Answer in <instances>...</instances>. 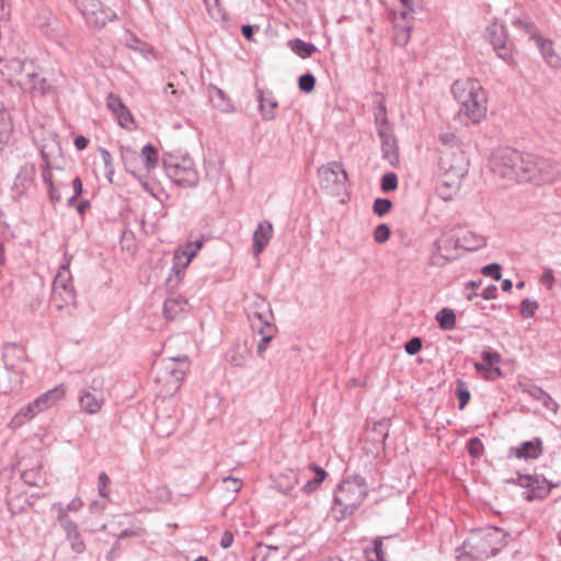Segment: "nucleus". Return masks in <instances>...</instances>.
Wrapping results in <instances>:
<instances>
[{
    "mask_svg": "<svg viewBox=\"0 0 561 561\" xmlns=\"http://www.w3.org/2000/svg\"><path fill=\"white\" fill-rule=\"evenodd\" d=\"M439 142L438 170L440 182L437 191L444 201H449L460 186L461 179L467 171V163L462 144L454 133H442Z\"/></svg>",
    "mask_w": 561,
    "mask_h": 561,
    "instance_id": "1",
    "label": "nucleus"
},
{
    "mask_svg": "<svg viewBox=\"0 0 561 561\" xmlns=\"http://www.w3.org/2000/svg\"><path fill=\"white\" fill-rule=\"evenodd\" d=\"M539 157L522 153L513 148H497L493 152V174L507 181L537 184Z\"/></svg>",
    "mask_w": 561,
    "mask_h": 561,
    "instance_id": "2",
    "label": "nucleus"
},
{
    "mask_svg": "<svg viewBox=\"0 0 561 561\" xmlns=\"http://www.w3.org/2000/svg\"><path fill=\"white\" fill-rule=\"evenodd\" d=\"M451 93L459 105L457 117L460 123L477 124L485 118L488 99L479 81L473 79L457 80L451 85Z\"/></svg>",
    "mask_w": 561,
    "mask_h": 561,
    "instance_id": "3",
    "label": "nucleus"
},
{
    "mask_svg": "<svg viewBox=\"0 0 561 561\" xmlns=\"http://www.w3.org/2000/svg\"><path fill=\"white\" fill-rule=\"evenodd\" d=\"M1 73L11 85L18 87L31 98H43L51 91V85L33 60L12 59L4 65Z\"/></svg>",
    "mask_w": 561,
    "mask_h": 561,
    "instance_id": "4",
    "label": "nucleus"
},
{
    "mask_svg": "<svg viewBox=\"0 0 561 561\" xmlns=\"http://www.w3.org/2000/svg\"><path fill=\"white\" fill-rule=\"evenodd\" d=\"M368 494L366 480L360 476H350L343 479L334 492L332 507L336 520H342L354 514Z\"/></svg>",
    "mask_w": 561,
    "mask_h": 561,
    "instance_id": "5",
    "label": "nucleus"
},
{
    "mask_svg": "<svg viewBox=\"0 0 561 561\" xmlns=\"http://www.w3.org/2000/svg\"><path fill=\"white\" fill-rule=\"evenodd\" d=\"M165 173L174 184L181 187H195L199 174L193 159L187 153H167L163 157Z\"/></svg>",
    "mask_w": 561,
    "mask_h": 561,
    "instance_id": "6",
    "label": "nucleus"
},
{
    "mask_svg": "<svg viewBox=\"0 0 561 561\" xmlns=\"http://www.w3.org/2000/svg\"><path fill=\"white\" fill-rule=\"evenodd\" d=\"M70 261L71 257L66 254L64 263L60 265L53 282L51 304L58 310L76 304V290L69 270Z\"/></svg>",
    "mask_w": 561,
    "mask_h": 561,
    "instance_id": "7",
    "label": "nucleus"
},
{
    "mask_svg": "<svg viewBox=\"0 0 561 561\" xmlns=\"http://www.w3.org/2000/svg\"><path fill=\"white\" fill-rule=\"evenodd\" d=\"M187 368L186 357L163 359L156 380L162 385L165 396H172L180 389Z\"/></svg>",
    "mask_w": 561,
    "mask_h": 561,
    "instance_id": "8",
    "label": "nucleus"
},
{
    "mask_svg": "<svg viewBox=\"0 0 561 561\" xmlns=\"http://www.w3.org/2000/svg\"><path fill=\"white\" fill-rule=\"evenodd\" d=\"M75 3L90 27L102 28L116 19V13L100 0H76Z\"/></svg>",
    "mask_w": 561,
    "mask_h": 561,
    "instance_id": "9",
    "label": "nucleus"
},
{
    "mask_svg": "<svg viewBox=\"0 0 561 561\" xmlns=\"http://www.w3.org/2000/svg\"><path fill=\"white\" fill-rule=\"evenodd\" d=\"M103 387V378L94 377L90 386L83 387L79 390L78 405L82 413L88 415H95L101 412L105 404Z\"/></svg>",
    "mask_w": 561,
    "mask_h": 561,
    "instance_id": "10",
    "label": "nucleus"
},
{
    "mask_svg": "<svg viewBox=\"0 0 561 561\" xmlns=\"http://www.w3.org/2000/svg\"><path fill=\"white\" fill-rule=\"evenodd\" d=\"M321 188L332 195H339L347 179L346 172L339 162H329L318 170Z\"/></svg>",
    "mask_w": 561,
    "mask_h": 561,
    "instance_id": "11",
    "label": "nucleus"
},
{
    "mask_svg": "<svg viewBox=\"0 0 561 561\" xmlns=\"http://www.w3.org/2000/svg\"><path fill=\"white\" fill-rule=\"evenodd\" d=\"M512 481L526 489L522 496L528 502L545 499L553 486L545 477L538 474L517 473L516 478L512 479Z\"/></svg>",
    "mask_w": 561,
    "mask_h": 561,
    "instance_id": "12",
    "label": "nucleus"
},
{
    "mask_svg": "<svg viewBox=\"0 0 561 561\" xmlns=\"http://www.w3.org/2000/svg\"><path fill=\"white\" fill-rule=\"evenodd\" d=\"M3 360L7 369L19 376L14 380L15 385H22L23 379L21 376L27 375L30 368L24 346L15 343L5 344L3 347Z\"/></svg>",
    "mask_w": 561,
    "mask_h": 561,
    "instance_id": "13",
    "label": "nucleus"
},
{
    "mask_svg": "<svg viewBox=\"0 0 561 561\" xmlns=\"http://www.w3.org/2000/svg\"><path fill=\"white\" fill-rule=\"evenodd\" d=\"M51 511L56 513L57 522L65 531L66 539L69 541L71 550L78 554L83 553L85 543L81 537L78 525L65 514L62 504L54 503Z\"/></svg>",
    "mask_w": 561,
    "mask_h": 561,
    "instance_id": "14",
    "label": "nucleus"
},
{
    "mask_svg": "<svg viewBox=\"0 0 561 561\" xmlns=\"http://www.w3.org/2000/svg\"><path fill=\"white\" fill-rule=\"evenodd\" d=\"M537 184H552L561 180V167L557 161L539 157L538 161Z\"/></svg>",
    "mask_w": 561,
    "mask_h": 561,
    "instance_id": "15",
    "label": "nucleus"
},
{
    "mask_svg": "<svg viewBox=\"0 0 561 561\" xmlns=\"http://www.w3.org/2000/svg\"><path fill=\"white\" fill-rule=\"evenodd\" d=\"M202 247L203 241L196 240L193 242H187L185 245L179 248L173 256V270H175L176 273L185 270L190 265L192 259L202 249Z\"/></svg>",
    "mask_w": 561,
    "mask_h": 561,
    "instance_id": "16",
    "label": "nucleus"
},
{
    "mask_svg": "<svg viewBox=\"0 0 561 561\" xmlns=\"http://www.w3.org/2000/svg\"><path fill=\"white\" fill-rule=\"evenodd\" d=\"M67 387L64 383H59L53 389L46 391L34 400V407H37V410L41 412H45L48 409L56 405L60 400L66 397Z\"/></svg>",
    "mask_w": 561,
    "mask_h": 561,
    "instance_id": "17",
    "label": "nucleus"
},
{
    "mask_svg": "<svg viewBox=\"0 0 561 561\" xmlns=\"http://www.w3.org/2000/svg\"><path fill=\"white\" fill-rule=\"evenodd\" d=\"M262 310H250L249 320L253 331L266 330L267 327H275L274 316L268 302H262Z\"/></svg>",
    "mask_w": 561,
    "mask_h": 561,
    "instance_id": "18",
    "label": "nucleus"
},
{
    "mask_svg": "<svg viewBox=\"0 0 561 561\" xmlns=\"http://www.w3.org/2000/svg\"><path fill=\"white\" fill-rule=\"evenodd\" d=\"M273 236V226L270 221L263 220L259 222L253 233V253L259 256L266 248Z\"/></svg>",
    "mask_w": 561,
    "mask_h": 561,
    "instance_id": "19",
    "label": "nucleus"
},
{
    "mask_svg": "<svg viewBox=\"0 0 561 561\" xmlns=\"http://www.w3.org/2000/svg\"><path fill=\"white\" fill-rule=\"evenodd\" d=\"M381 139L382 154L390 164H396L399 161L398 146L391 130L385 131L380 129L378 134Z\"/></svg>",
    "mask_w": 561,
    "mask_h": 561,
    "instance_id": "20",
    "label": "nucleus"
},
{
    "mask_svg": "<svg viewBox=\"0 0 561 561\" xmlns=\"http://www.w3.org/2000/svg\"><path fill=\"white\" fill-rule=\"evenodd\" d=\"M257 102L263 119L272 121L276 117L278 103L271 92L257 90Z\"/></svg>",
    "mask_w": 561,
    "mask_h": 561,
    "instance_id": "21",
    "label": "nucleus"
},
{
    "mask_svg": "<svg viewBox=\"0 0 561 561\" xmlns=\"http://www.w3.org/2000/svg\"><path fill=\"white\" fill-rule=\"evenodd\" d=\"M533 38L536 42L545 61L551 67H559L561 65V60L554 51L552 42L540 35H534Z\"/></svg>",
    "mask_w": 561,
    "mask_h": 561,
    "instance_id": "22",
    "label": "nucleus"
},
{
    "mask_svg": "<svg viewBox=\"0 0 561 561\" xmlns=\"http://www.w3.org/2000/svg\"><path fill=\"white\" fill-rule=\"evenodd\" d=\"M187 309V301L182 297H171L164 301L163 314L168 320L176 319Z\"/></svg>",
    "mask_w": 561,
    "mask_h": 561,
    "instance_id": "23",
    "label": "nucleus"
},
{
    "mask_svg": "<svg viewBox=\"0 0 561 561\" xmlns=\"http://www.w3.org/2000/svg\"><path fill=\"white\" fill-rule=\"evenodd\" d=\"M38 413H42L39 410H37V407H34V400L30 402L28 404L22 407L15 415L10 421L9 426L11 428H19L22 426L25 422L32 420L35 415Z\"/></svg>",
    "mask_w": 561,
    "mask_h": 561,
    "instance_id": "24",
    "label": "nucleus"
},
{
    "mask_svg": "<svg viewBox=\"0 0 561 561\" xmlns=\"http://www.w3.org/2000/svg\"><path fill=\"white\" fill-rule=\"evenodd\" d=\"M13 133V124L10 113L0 106V149L9 144Z\"/></svg>",
    "mask_w": 561,
    "mask_h": 561,
    "instance_id": "25",
    "label": "nucleus"
},
{
    "mask_svg": "<svg viewBox=\"0 0 561 561\" xmlns=\"http://www.w3.org/2000/svg\"><path fill=\"white\" fill-rule=\"evenodd\" d=\"M541 439L524 442L520 447L516 449L517 458L537 459L542 454Z\"/></svg>",
    "mask_w": 561,
    "mask_h": 561,
    "instance_id": "26",
    "label": "nucleus"
},
{
    "mask_svg": "<svg viewBox=\"0 0 561 561\" xmlns=\"http://www.w3.org/2000/svg\"><path fill=\"white\" fill-rule=\"evenodd\" d=\"M299 484L298 474L290 470L288 474L280 476L276 488L279 492L284 494H290V492Z\"/></svg>",
    "mask_w": 561,
    "mask_h": 561,
    "instance_id": "27",
    "label": "nucleus"
},
{
    "mask_svg": "<svg viewBox=\"0 0 561 561\" xmlns=\"http://www.w3.org/2000/svg\"><path fill=\"white\" fill-rule=\"evenodd\" d=\"M31 172L26 168H22L15 176L13 191L19 195H22L31 187Z\"/></svg>",
    "mask_w": 561,
    "mask_h": 561,
    "instance_id": "28",
    "label": "nucleus"
},
{
    "mask_svg": "<svg viewBox=\"0 0 561 561\" xmlns=\"http://www.w3.org/2000/svg\"><path fill=\"white\" fill-rule=\"evenodd\" d=\"M288 45L290 49L301 58H308L317 50L313 44L306 43L299 38L289 41Z\"/></svg>",
    "mask_w": 561,
    "mask_h": 561,
    "instance_id": "29",
    "label": "nucleus"
},
{
    "mask_svg": "<svg viewBox=\"0 0 561 561\" xmlns=\"http://www.w3.org/2000/svg\"><path fill=\"white\" fill-rule=\"evenodd\" d=\"M141 158L144 160L145 168L148 172H150L158 165V150L150 144L145 145L142 147Z\"/></svg>",
    "mask_w": 561,
    "mask_h": 561,
    "instance_id": "30",
    "label": "nucleus"
},
{
    "mask_svg": "<svg viewBox=\"0 0 561 561\" xmlns=\"http://www.w3.org/2000/svg\"><path fill=\"white\" fill-rule=\"evenodd\" d=\"M386 4H396L400 3L402 10L399 12L400 16L403 20H409L412 18L415 9L420 5L421 0H385Z\"/></svg>",
    "mask_w": 561,
    "mask_h": 561,
    "instance_id": "31",
    "label": "nucleus"
},
{
    "mask_svg": "<svg viewBox=\"0 0 561 561\" xmlns=\"http://www.w3.org/2000/svg\"><path fill=\"white\" fill-rule=\"evenodd\" d=\"M436 320L443 330H451L456 325V314L451 309L444 308L436 314Z\"/></svg>",
    "mask_w": 561,
    "mask_h": 561,
    "instance_id": "32",
    "label": "nucleus"
},
{
    "mask_svg": "<svg viewBox=\"0 0 561 561\" xmlns=\"http://www.w3.org/2000/svg\"><path fill=\"white\" fill-rule=\"evenodd\" d=\"M277 329L276 327H267L266 330L255 331L259 335H261L260 341L257 342V354L260 356L266 351L268 343L273 340Z\"/></svg>",
    "mask_w": 561,
    "mask_h": 561,
    "instance_id": "33",
    "label": "nucleus"
},
{
    "mask_svg": "<svg viewBox=\"0 0 561 561\" xmlns=\"http://www.w3.org/2000/svg\"><path fill=\"white\" fill-rule=\"evenodd\" d=\"M207 11L213 20L224 21L226 20V12L222 9L219 0H204Z\"/></svg>",
    "mask_w": 561,
    "mask_h": 561,
    "instance_id": "34",
    "label": "nucleus"
},
{
    "mask_svg": "<svg viewBox=\"0 0 561 561\" xmlns=\"http://www.w3.org/2000/svg\"><path fill=\"white\" fill-rule=\"evenodd\" d=\"M245 351L241 350L240 345L231 347L227 354L226 359L233 366H243L245 362Z\"/></svg>",
    "mask_w": 561,
    "mask_h": 561,
    "instance_id": "35",
    "label": "nucleus"
},
{
    "mask_svg": "<svg viewBox=\"0 0 561 561\" xmlns=\"http://www.w3.org/2000/svg\"><path fill=\"white\" fill-rule=\"evenodd\" d=\"M122 159L126 170L131 173L134 176H137L136 170V161L138 159V154L135 150L125 149L122 152Z\"/></svg>",
    "mask_w": 561,
    "mask_h": 561,
    "instance_id": "36",
    "label": "nucleus"
},
{
    "mask_svg": "<svg viewBox=\"0 0 561 561\" xmlns=\"http://www.w3.org/2000/svg\"><path fill=\"white\" fill-rule=\"evenodd\" d=\"M126 45L136 51H139L145 57H148L150 54H153V49L151 46L147 45L146 43L140 42L138 38H136L133 35H129L126 39Z\"/></svg>",
    "mask_w": 561,
    "mask_h": 561,
    "instance_id": "37",
    "label": "nucleus"
},
{
    "mask_svg": "<svg viewBox=\"0 0 561 561\" xmlns=\"http://www.w3.org/2000/svg\"><path fill=\"white\" fill-rule=\"evenodd\" d=\"M479 536L473 534L470 538L466 539L462 543V549L466 553L473 554L474 559L481 558Z\"/></svg>",
    "mask_w": 561,
    "mask_h": 561,
    "instance_id": "38",
    "label": "nucleus"
},
{
    "mask_svg": "<svg viewBox=\"0 0 561 561\" xmlns=\"http://www.w3.org/2000/svg\"><path fill=\"white\" fill-rule=\"evenodd\" d=\"M375 122L377 125L378 134L380 133V129H385V131L391 130L387 119L386 106L381 102L375 112Z\"/></svg>",
    "mask_w": 561,
    "mask_h": 561,
    "instance_id": "39",
    "label": "nucleus"
},
{
    "mask_svg": "<svg viewBox=\"0 0 561 561\" xmlns=\"http://www.w3.org/2000/svg\"><path fill=\"white\" fill-rule=\"evenodd\" d=\"M367 561H386L382 549V539L376 538L374 540V549L365 550Z\"/></svg>",
    "mask_w": 561,
    "mask_h": 561,
    "instance_id": "40",
    "label": "nucleus"
},
{
    "mask_svg": "<svg viewBox=\"0 0 561 561\" xmlns=\"http://www.w3.org/2000/svg\"><path fill=\"white\" fill-rule=\"evenodd\" d=\"M115 116L117 118L119 126H122L123 128L128 130L135 128L134 117L130 111L126 107V105L123 107L122 111L117 112Z\"/></svg>",
    "mask_w": 561,
    "mask_h": 561,
    "instance_id": "41",
    "label": "nucleus"
},
{
    "mask_svg": "<svg viewBox=\"0 0 561 561\" xmlns=\"http://www.w3.org/2000/svg\"><path fill=\"white\" fill-rule=\"evenodd\" d=\"M485 244V239L482 237H478L473 233H468L462 238V244L466 250L473 251Z\"/></svg>",
    "mask_w": 561,
    "mask_h": 561,
    "instance_id": "42",
    "label": "nucleus"
},
{
    "mask_svg": "<svg viewBox=\"0 0 561 561\" xmlns=\"http://www.w3.org/2000/svg\"><path fill=\"white\" fill-rule=\"evenodd\" d=\"M371 438L378 443H383L388 437V425L387 422H377L374 424L369 432Z\"/></svg>",
    "mask_w": 561,
    "mask_h": 561,
    "instance_id": "43",
    "label": "nucleus"
},
{
    "mask_svg": "<svg viewBox=\"0 0 561 561\" xmlns=\"http://www.w3.org/2000/svg\"><path fill=\"white\" fill-rule=\"evenodd\" d=\"M411 36V26H394L393 39L397 45L405 46Z\"/></svg>",
    "mask_w": 561,
    "mask_h": 561,
    "instance_id": "44",
    "label": "nucleus"
},
{
    "mask_svg": "<svg viewBox=\"0 0 561 561\" xmlns=\"http://www.w3.org/2000/svg\"><path fill=\"white\" fill-rule=\"evenodd\" d=\"M511 539V535L506 533L504 529L493 526V542L497 541L500 547H493V556L500 551Z\"/></svg>",
    "mask_w": 561,
    "mask_h": 561,
    "instance_id": "45",
    "label": "nucleus"
},
{
    "mask_svg": "<svg viewBox=\"0 0 561 561\" xmlns=\"http://www.w3.org/2000/svg\"><path fill=\"white\" fill-rule=\"evenodd\" d=\"M397 186H398V178H397L396 173L388 172V173L383 174V176L381 179V190L385 193L394 191L397 188Z\"/></svg>",
    "mask_w": 561,
    "mask_h": 561,
    "instance_id": "46",
    "label": "nucleus"
},
{
    "mask_svg": "<svg viewBox=\"0 0 561 561\" xmlns=\"http://www.w3.org/2000/svg\"><path fill=\"white\" fill-rule=\"evenodd\" d=\"M484 363H474L476 369L483 375L485 379L490 378V367H491V352H483Z\"/></svg>",
    "mask_w": 561,
    "mask_h": 561,
    "instance_id": "47",
    "label": "nucleus"
},
{
    "mask_svg": "<svg viewBox=\"0 0 561 561\" xmlns=\"http://www.w3.org/2000/svg\"><path fill=\"white\" fill-rule=\"evenodd\" d=\"M392 203L387 198H377L374 202V213L379 217L385 216L391 208Z\"/></svg>",
    "mask_w": 561,
    "mask_h": 561,
    "instance_id": "48",
    "label": "nucleus"
},
{
    "mask_svg": "<svg viewBox=\"0 0 561 561\" xmlns=\"http://www.w3.org/2000/svg\"><path fill=\"white\" fill-rule=\"evenodd\" d=\"M538 309V304L531 299H524L520 302V313L524 318H530L535 314Z\"/></svg>",
    "mask_w": 561,
    "mask_h": 561,
    "instance_id": "49",
    "label": "nucleus"
},
{
    "mask_svg": "<svg viewBox=\"0 0 561 561\" xmlns=\"http://www.w3.org/2000/svg\"><path fill=\"white\" fill-rule=\"evenodd\" d=\"M390 238V228L386 224L378 225L374 230V239L378 243H385Z\"/></svg>",
    "mask_w": 561,
    "mask_h": 561,
    "instance_id": "50",
    "label": "nucleus"
},
{
    "mask_svg": "<svg viewBox=\"0 0 561 561\" xmlns=\"http://www.w3.org/2000/svg\"><path fill=\"white\" fill-rule=\"evenodd\" d=\"M457 385H458V388L456 390V394L460 401L459 409L462 410L467 405V403L470 399V392L463 387L465 382L461 381L460 379L457 381Z\"/></svg>",
    "mask_w": 561,
    "mask_h": 561,
    "instance_id": "51",
    "label": "nucleus"
},
{
    "mask_svg": "<svg viewBox=\"0 0 561 561\" xmlns=\"http://www.w3.org/2000/svg\"><path fill=\"white\" fill-rule=\"evenodd\" d=\"M316 78L311 73L302 75L299 78V89L306 93L314 89Z\"/></svg>",
    "mask_w": 561,
    "mask_h": 561,
    "instance_id": "52",
    "label": "nucleus"
},
{
    "mask_svg": "<svg viewBox=\"0 0 561 561\" xmlns=\"http://www.w3.org/2000/svg\"><path fill=\"white\" fill-rule=\"evenodd\" d=\"M106 105L108 110L115 115L117 112L122 111L125 104L122 102L121 98L110 93L106 98Z\"/></svg>",
    "mask_w": 561,
    "mask_h": 561,
    "instance_id": "53",
    "label": "nucleus"
},
{
    "mask_svg": "<svg viewBox=\"0 0 561 561\" xmlns=\"http://www.w3.org/2000/svg\"><path fill=\"white\" fill-rule=\"evenodd\" d=\"M404 348L408 354L415 355L422 348V340L420 337H412L407 342Z\"/></svg>",
    "mask_w": 561,
    "mask_h": 561,
    "instance_id": "54",
    "label": "nucleus"
},
{
    "mask_svg": "<svg viewBox=\"0 0 561 561\" xmlns=\"http://www.w3.org/2000/svg\"><path fill=\"white\" fill-rule=\"evenodd\" d=\"M469 454L473 457H479L483 451V445L479 438H471L468 443Z\"/></svg>",
    "mask_w": 561,
    "mask_h": 561,
    "instance_id": "55",
    "label": "nucleus"
},
{
    "mask_svg": "<svg viewBox=\"0 0 561 561\" xmlns=\"http://www.w3.org/2000/svg\"><path fill=\"white\" fill-rule=\"evenodd\" d=\"M83 507V501L80 497H75L66 506L62 505L65 514L68 516L69 512H79Z\"/></svg>",
    "mask_w": 561,
    "mask_h": 561,
    "instance_id": "56",
    "label": "nucleus"
},
{
    "mask_svg": "<svg viewBox=\"0 0 561 561\" xmlns=\"http://www.w3.org/2000/svg\"><path fill=\"white\" fill-rule=\"evenodd\" d=\"M542 407H545L547 410L553 412L554 414L558 411V403L545 391V394L542 396L541 402Z\"/></svg>",
    "mask_w": 561,
    "mask_h": 561,
    "instance_id": "57",
    "label": "nucleus"
},
{
    "mask_svg": "<svg viewBox=\"0 0 561 561\" xmlns=\"http://www.w3.org/2000/svg\"><path fill=\"white\" fill-rule=\"evenodd\" d=\"M110 483V478L105 472L99 474V493L102 497L107 496L106 488Z\"/></svg>",
    "mask_w": 561,
    "mask_h": 561,
    "instance_id": "58",
    "label": "nucleus"
},
{
    "mask_svg": "<svg viewBox=\"0 0 561 561\" xmlns=\"http://www.w3.org/2000/svg\"><path fill=\"white\" fill-rule=\"evenodd\" d=\"M524 392L538 402H541L542 396L545 394V390L536 386H529L528 388L524 389Z\"/></svg>",
    "mask_w": 561,
    "mask_h": 561,
    "instance_id": "59",
    "label": "nucleus"
},
{
    "mask_svg": "<svg viewBox=\"0 0 561 561\" xmlns=\"http://www.w3.org/2000/svg\"><path fill=\"white\" fill-rule=\"evenodd\" d=\"M43 181L48 186L50 198H54V183L50 170L47 168L42 173Z\"/></svg>",
    "mask_w": 561,
    "mask_h": 561,
    "instance_id": "60",
    "label": "nucleus"
},
{
    "mask_svg": "<svg viewBox=\"0 0 561 561\" xmlns=\"http://www.w3.org/2000/svg\"><path fill=\"white\" fill-rule=\"evenodd\" d=\"M310 470L314 471V477L312 478V480L318 484L320 485V483L324 480L327 473L325 471L320 468V467H317L314 465H310Z\"/></svg>",
    "mask_w": 561,
    "mask_h": 561,
    "instance_id": "61",
    "label": "nucleus"
},
{
    "mask_svg": "<svg viewBox=\"0 0 561 561\" xmlns=\"http://www.w3.org/2000/svg\"><path fill=\"white\" fill-rule=\"evenodd\" d=\"M540 282L546 285L549 289L552 288L554 283V275L552 270H547L540 277Z\"/></svg>",
    "mask_w": 561,
    "mask_h": 561,
    "instance_id": "62",
    "label": "nucleus"
},
{
    "mask_svg": "<svg viewBox=\"0 0 561 561\" xmlns=\"http://www.w3.org/2000/svg\"><path fill=\"white\" fill-rule=\"evenodd\" d=\"M233 542V535L231 531H225L221 536L220 546L224 549L229 548Z\"/></svg>",
    "mask_w": 561,
    "mask_h": 561,
    "instance_id": "63",
    "label": "nucleus"
},
{
    "mask_svg": "<svg viewBox=\"0 0 561 561\" xmlns=\"http://www.w3.org/2000/svg\"><path fill=\"white\" fill-rule=\"evenodd\" d=\"M100 153H101V158H102L105 169L114 168L113 167V158H112L111 153L106 149H101Z\"/></svg>",
    "mask_w": 561,
    "mask_h": 561,
    "instance_id": "64",
    "label": "nucleus"
}]
</instances>
